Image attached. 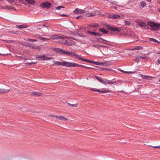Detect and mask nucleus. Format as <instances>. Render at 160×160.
Instances as JSON below:
<instances>
[{
  "instance_id": "nucleus-19",
  "label": "nucleus",
  "mask_w": 160,
  "mask_h": 160,
  "mask_svg": "<svg viewBox=\"0 0 160 160\" xmlns=\"http://www.w3.org/2000/svg\"><path fill=\"white\" fill-rule=\"evenodd\" d=\"M16 27L19 28H27L28 26L26 25L24 26L23 25H17Z\"/></svg>"
},
{
  "instance_id": "nucleus-38",
  "label": "nucleus",
  "mask_w": 160,
  "mask_h": 160,
  "mask_svg": "<svg viewBox=\"0 0 160 160\" xmlns=\"http://www.w3.org/2000/svg\"><path fill=\"white\" fill-rule=\"evenodd\" d=\"M139 58H142L143 59H147V60L149 58L148 57L146 56H143V57L139 56Z\"/></svg>"
},
{
  "instance_id": "nucleus-46",
  "label": "nucleus",
  "mask_w": 160,
  "mask_h": 160,
  "mask_svg": "<svg viewBox=\"0 0 160 160\" xmlns=\"http://www.w3.org/2000/svg\"><path fill=\"white\" fill-rule=\"evenodd\" d=\"M69 105L71 106H72V107H77V106L76 105V104H70L68 102L67 103Z\"/></svg>"
},
{
  "instance_id": "nucleus-12",
  "label": "nucleus",
  "mask_w": 160,
  "mask_h": 160,
  "mask_svg": "<svg viewBox=\"0 0 160 160\" xmlns=\"http://www.w3.org/2000/svg\"><path fill=\"white\" fill-rule=\"evenodd\" d=\"M97 41L99 42H102L104 43V41L109 42L108 41H107L101 38H97Z\"/></svg>"
},
{
  "instance_id": "nucleus-53",
  "label": "nucleus",
  "mask_w": 160,
  "mask_h": 160,
  "mask_svg": "<svg viewBox=\"0 0 160 160\" xmlns=\"http://www.w3.org/2000/svg\"><path fill=\"white\" fill-rule=\"evenodd\" d=\"M74 34H76L78 36H80L81 35V34H79L78 32H75Z\"/></svg>"
},
{
  "instance_id": "nucleus-32",
  "label": "nucleus",
  "mask_w": 160,
  "mask_h": 160,
  "mask_svg": "<svg viewBox=\"0 0 160 160\" xmlns=\"http://www.w3.org/2000/svg\"><path fill=\"white\" fill-rule=\"evenodd\" d=\"M38 38L39 39H40V40H43V41H45L48 40V39L44 38H43V37H38Z\"/></svg>"
},
{
  "instance_id": "nucleus-52",
  "label": "nucleus",
  "mask_w": 160,
  "mask_h": 160,
  "mask_svg": "<svg viewBox=\"0 0 160 160\" xmlns=\"http://www.w3.org/2000/svg\"><path fill=\"white\" fill-rule=\"evenodd\" d=\"M61 6H58L55 7V9L56 10H59L61 8Z\"/></svg>"
},
{
  "instance_id": "nucleus-31",
  "label": "nucleus",
  "mask_w": 160,
  "mask_h": 160,
  "mask_svg": "<svg viewBox=\"0 0 160 160\" xmlns=\"http://www.w3.org/2000/svg\"><path fill=\"white\" fill-rule=\"evenodd\" d=\"M54 50L57 52L59 53L60 52V50H61V49L60 48H55Z\"/></svg>"
},
{
  "instance_id": "nucleus-64",
  "label": "nucleus",
  "mask_w": 160,
  "mask_h": 160,
  "mask_svg": "<svg viewBox=\"0 0 160 160\" xmlns=\"http://www.w3.org/2000/svg\"><path fill=\"white\" fill-rule=\"evenodd\" d=\"M80 36H81L83 37H86V36L83 34H81V35Z\"/></svg>"
},
{
  "instance_id": "nucleus-59",
  "label": "nucleus",
  "mask_w": 160,
  "mask_h": 160,
  "mask_svg": "<svg viewBox=\"0 0 160 160\" xmlns=\"http://www.w3.org/2000/svg\"><path fill=\"white\" fill-rule=\"evenodd\" d=\"M72 52H71L70 51H69V52H68V56H70V57L71 56V53H72Z\"/></svg>"
},
{
  "instance_id": "nucleus-21",
  "label": "nucleus",
  "mask_w": 160,
  "mask_h": 160,
  "mask_svg": "<svg viewBox=\"0 0 160 160\" xmlns=\"http://www.w3.org/2000/svg\"><path fill=\"white\" fill-rule=\"evenodd\" d=\"M93 63L95 65H103L102 62H96L93 61Z\"/></svg>"
},
{
  "instance_id": "nucleus-30",
  "label": "nucleus",
  "mask_w": 160,
  "mask_h": 160,
  "mask_svg": "<svg viewBox=\"0 0 160 160\" xmlns=\"http://www.w3.org/2000/svg\"><path fill=\"white\" fill-rule=\"evenodd\" d=\"M146 3L144 2H140V5L142 7H144L146 5Z\"/></svg>"
},
{
  "instance_id": "nucleus-39",
  "label": "nucleus",
  "mask_w": 160,
  "mask_h": 160,
  "mask_svg": "<svg viewBox=\"0 0 160 160\" xmlns=\"http://www.w3.org/2000/svg\"><path fill=\"white\" fill-rule=\"evenodd\" d=\"M98 26H99V25L98 24H92V25H90V26L91 27H93V28L98 27Z\"/></svg>"
},
{
  "instance_id": "nucleus-54",
  "label": "nucleus",
  "mask_w": 160,
  "mask_h": 160,
  "mask_svg": "<svg viewBox=\"0 0 160 160\" xmlns=\"http://www.w3.org/2000/svg\"><path fill=\"white\" fill-rule=\"evenodd\" d=\"M51 117H52L53 118H58V116H55V115H49Z\"/></svg>"
},
{
  "instance_id": "nucleus-33",
  "label": "nucleus",
  "mask_w": 160,
  "mask_h": 160,
  "mask_svg": "<svg viewBox=\"0 0 160 160\" xmlns=\"http://www.w3.org/2000/svg\"><path fill=\"white\" fill-rule=\"evenodd\" d=\"M149 41H150V42H152H152H156L157 41V40H155L153 38H149Z\"/></svg>"
},
{
  "instance_id": "nucleus-60",
  "label": "nucleus",
  "mask_w": 160,
  "mask_h": 160,
  "mask_svg": "<svg viewBox=\"0 0 160 160\" xmlns=\"http://www.w3.org/2000/svg\"><path fill=\"white\" fill-rule=\"evenodd\" d=\"M8 8L9 6H5L4 8V9H8Z\"/></svg>"
},
{
  "instance_id": "nucleus-35",
  "label": "nucleus",
  "mask_w": 160,
  "mask_h": 160,
  "mask_svg": "<svg viewBox=\"0 0 160 160\" xmlns=\"http://www.w3.org/2000/svg\"><path fill=\"white\" fill-rule=\"evenodd\" d=\"M93 46L96 48H99L100 47H102L101 45H100L99 44H93Z\"/></svg>"
},
{
  "instance_id": "nucleus-25",
  "label": "nucleus",
  "mask_w": 160,
  "mask_h": 160,
  "mask_svg": "<svg viewBox=\"0 0 160 160\" xmlns=\"http://www.w3.org/2000/svg\"><path fill=\"white\" fill-rule=\"evenodd\" d=\"M26 40L27 41H28L31 42H36L37 41L36 40L32 39H30V38H27V39Z\"/></svg>"
},
{
  "instance_id": "nucleus-40",
  "label": "nucleus",
  "mask_w": 160,
  "mask_h": 160,
  "mask_svg": "<svg viewBox=\"0 0 160 160\" xmlns=\"http://www.w3.org/2000/svg\"><path fill=\"white\" fill-rule=\"evenodd\" d=\"M119 71H121V72H124V73H131V72H126V71H125L123 70H121V69H118Z\"/></svg>"
},
{
  "instance_id": "nucleus-62",
  "label": "nucleus",
  "mask_w": 160,
  "mask_h": 160,
  "mask_svg": "<svg viewBox=\"0 0 160 160\" xmlns=\"http://www.w3.org/2000/svg\"><path fill=\"white\" fill-rule=\"evenodd\" d=\"M65 39H68L71 38V37H65Z\"/></svg>"
},
{
  "instance_id": "nucleus-8",
  "label": "nucleus",
  "mask_w": 160,
  "mask_h": 160,
  "mask_svg": "<svg viewBox=\"0 0 160 160\" xmlns=\"http://www.w3.org/2000/svg\"><path fill=\"white\" fill-rule=\"evenodd\" d=\"M74 12L75 13L78 14H81L84 13V10L82 9H80L78 8H76L74 11Z\"/></svg>"
},
{
  "instance_id": "nucleus-5",
  "label": "nucleus",
  "mask_w": 160,
  "mask_h": 160,
  "mask_svg": "<svg viewBox=\"0 0 160 160\" xmlns=\"http://www.w3.org/2000/svg\"><path fill=\"white\" fill-rule=\"evenodd\" d=\"M36 57L37 58H39L42 59L43 60H49L52 59V57H47L45 55H37Z\"/></svg>"
},
{
  "instance_id": "nucleus-51",
  "label": "nucleus",
  "mask_w": 160,
  "mask_h": 160,
  "mask_svg": "<svg viewBox=\"0 0 160 160\" xmlns=\"http://www.w3.org/2000/svg\"><path fill=\"white\" fill-rule=\"evenodd\" d=\"M87 16L88 17H90L92 16H94V15L92 13H88L87 14Z\"/></svg>"
},
{
  "instance_id": "nucleus-14",
  "label": "nucleus",
  "mask_w": 160,
  "mask_h": 160,
  "mask_svg": "<svg viewBox=\"0 0 160 160\" xmlns=\"http://www.w3.org/2000/svg\"><path fill=\"white\" fill-rule=\"evenodd\" d=\"M53 63L54 64H58V65H61L63 66H64V62H61L59 61H54L53 62Z\"/></svg>"
},
{
  "instance_id": "nucleus-7",
  "label": "nucleus",
  "mask_w": 160,
  "mask_h": 160,
  "mask_svg": "<svg viewBox=\"0 0 160 160\" xmlns=\"http://www.w3.org/2000/svg\"><path fill=\"white\" fill-rule=\"evenodd\" d=\"M87 32L88 34H89L92 35H93L95 36H101L102 35V33H100L99 32H92L89 31H87Z\"/></svg>"
},
{
  "instance_id": "nucleus-45",
  "label": "nucleus",
  "mask_w": 160,
  "mask_h": 160,
  "mask_svg": "<svg viewBox=\"0 0 160 160\" xmlns=\"http://www.w3.org/2000/svg\"><path fill=\"white\" fill-rule=\"evenodd\" d=\"M91 90L96 91V92H98L99 91V89H95V88H92L91 89Z\"/></svg>"
},
{
  "instance_id": "nucleus-9",
  "label": "nucleus",
  "mask_w": 160,
  "mask_h": 160,
  "mask_svg": "<svg viewBox=\"0 0 160 160\" xmlns=\"http://www.w3.org/2000/svg\"><path fill=\"white\" fill-rule=\"evenodd\" d=\"M108 17L110 18L117 19L119 18L120 16V15L117 14H112L109 15Z\"/></svg>"
},
{
  "instance_id": "nucleus-44",
  "label": "nucleus",
  "mask_w": 160,
  "mask_h": 160,
  "mask_svg": "<svg viewBox=\"0 0 160 160\" xmlns=\"http://www.w3.org/2000/svg\"><path fill=\"white\" fill-rule=\"evenodd\" d=\"M76 54V53H75L74 52H72L71 53V57L73 58H75V56Z\"/></svg>"
},
{
  "instance_id": "nucleus-3",
  "label": "nucleus",
  "mask_w": 160,
  "mask_h": 160,
  "mask_svg": "<svg viewBox=\"0 0 160 160\" xmlns=\"http://www.w3.org/2000/svg\"><path fill=\"white\" fill-rule=\"evenodd\" d=\"M107 28L109 30L113 32L117 31L119 32L121 31V29L118 27H113L110 26H107Z\"/></svg>"
},
{
  "instance_id": "nucleus-1",
  "label": "nucleus",
  "mask_w": 160,
  "mask_h": 160,
  "mask_svg": "<svg viewBox=\"0 0 160 160\" xmlns=\"http://www.w3.org/2000/svg\"><path fill=\"white\" fill-rule=\"evenodd\" d=\"M64 66H65L67 67H80L83 68H84L87 69H93V68L88 67H87L85 66H84L82 65H80L78 64L73 63V62H64Z\"/></svg>"
},
{
  "instance_id": "nucleus-36",
  "label": "nucleus",
  "mask_w": 160,
  "mask_h": 160,
  "mask_svg": "<svg viewBox=\"0 0 160 160\" xmlns=\"http://www.w3.org/2000/svg\"><path fill=\"white\" fill-rule=\"evenodd\" d=\"M103 70H107L109 72H112L114 71V70L112 69L106 68H103Z\"/></svg>"
},
{
  "instance_id": "nucleus-27",
  "label": "nucleus",
  "mask_w": 160,
  "mask_h": 160,
  "mask_svg": "<svg viewBox=\"0 0 160 160\" xmlns=\"http://www.w3.org/2000/svg\"><path fill=\"white\" fill-rule=\"evenodd\" d=\"M82 61H84L85 62L91 63H93V61H90L89 60L84 59V58L83 59Z\"/></svg>"
},
{
  "instance_id": "nucleus-13",
  "label": "nucleus",
  "mask_w": 160,
  "mask_h": 160,
  "mask_svg": "<svg viewBox=\"0 0 160 160\" xmlns=\"http://www.w3.org/2000/svg\"><path fill=\"white\" fill-rule=\"evenodd\" d=\"M137 24L139 26L143 27L146 26V24L145 23L142 22L141 21H138L137 22Z\"/></svg>"
},
{
  "instance_id": "nucleus-17",
  "label": "nucleus",
  "mask_w": 160,
  "mask_h": 160,
  "mask_svg": "<svg viewBox=\"0 0 160 160\" xmlns=\"http://www.w3.org/2000/svg\"><path fill=\"white\" fill-rule=\"evenodd\" d=\"M103 65L105 66H108L112 64V63L109 61H106L104 62H102Z\"/></svg>"
},
{
  "instance_id": "nucleus-55",
  "label": "nucleus",
  "mask_w": 160,
  "mask_h": 160,
  "mask_svg": "<svg viewBox=\"0 0 160 160\" xmlns=\"http://www.w3.org/2000/svg\"><path fill=\"white\" fill-rule=\"evenodd\" d=\"M3 41H5L6 42H8V43H10V42H12V41H9V40H3Z\"/></svg>"
},
{
  "instance_id": "nucleus-50",
  "label": "nucleus",
  "mask_w": 160,
  "mask_h": 160,
  "mask_svg": "<svg viewBox=\"0 0 160 160\" xmlns=\"http://www.w3.org/2000/svg\"><path fill=\"white\" fill-rule=\"evenodd\" d=\"M149 146L153 147L155 148H160V146Z\"/></svg>"
},
{
  "instance_id": "nucleus-42",
  "label": "nucleus",
  "mask_w": 160,
  "mask_h": 160,
  "mask_svg": "<svg viewBox=\"0 0 160 160\" xmlns=\"http://www.w3.org/2000/svg\"><path fill=\"white\" fill-rule=\"evenodd\" d=\"M95 77L98 81L100 82L102 80V79H101L100 78H99L98 76H95Z\"/></svg>"
},
{
  "instance_id": "nucleus-29",
  "label": "nucleus",
  "mask_w": 160,
  "mask_h": 160,
  "mask_svg": "<svg viewBox=\"0 0 160 160\" xmlns=\"http://www.w3.org/2000/svg\"><path fill=\"white\" fill-rule=\"evenodd\" d=\"M130 34L131 36L134 38H136L137 37L136 35H135L132 31H131L130 32Z\"/></svg>"
},
{
  "instance_id": "nucleus-49",
  "label": "nucleus",
  "mask_w": 160,
  "mask_h": 160,
  "mask_svg": "<svg viewBox=\"0 0 160 160\" xmlns=\"http://www.w3.org/2000/svg\"><path fill=\"white\" fill-rule=\"evenodd\" d=\"M64 50H63L62 49H61V50H60V52L59 53V54H63V55H64Z\"/></svg>"
},
{
  "instance_id": "nucleus-37",
  "label": "nucleus",
  "mask_w": 160,
  "mask_h": 160,
  "mask_svg": "<svg viewBox=\"0 0 160 160\" xmlns=\"http://www.w3.org/2000/svg\"><path fill=\"white\" fill-rule=\"evenodd\" d=\"M7 1L8 3H14V0H5Z\"/></svg>"
},
{
  "instance_id": "nucleus-57",
  "label": "nucleus",
  "mask_w": 160,
  "mask_h": 160,
  "mask_svg": "<svg viewBox=\"0 0 160 160\" xmlns=\"http://www.w3.org/2000/svg\"><path fill=\"white\" fill-rule=\"evenodd\" d=\"M140 48H141L142 49V47H137V48L134 49H135V50H139V49H140Z\"/></svg>"
},
{
  "instance_id": "nucleus-2",
  "label": "nucleus",
  "mask_w": 160,
  "mask_h": 160,
  "mask_svg": "<svg viewBox=\"0 0 160 160\" xmlns=\"http://www.w3.org/2000/svg\"><path fill=\"white\" fill-rule=\"evenodd\" d=\"M147 24L151 27V29L152 30L157 31L160 28V24L158 23L148 22Z\"/></svg>"
},
{
  "instance_id": "nucleus-48",
  "label": "nucleus",
  "mask_w": 160,
  "mask_h": 160,
  "mask_svg": "<svg viewBox=\"0 0 160 160\" xmlns=\"http://www.w3.org/2000/svg\"><path fill=\"white\" fill-rule=\"evenodd\" d=\"M69 51H64V55H67L68 56V53L69 52Z\"/></svg>"
},
{
  "instance_id": "nucleus-16",
  "label": "nucleus",
  "mask_w": 160,
  "mask_h": 160,
  "mask_svg": "<svg viewBox=\"0 0 160 160\" xmlns=\"http://www.w3.org/2000/svg\"><path fill=\"white\" fill-rule=\"evenodd\" d=\"M75 58H76L78 59L81 60V61H82L83 59V58L81 57V56L79 55V54H78L77 53H76L75 54Z\"/></svg>"
},
{
  "instance_id": "nucleus-15",
  "label": "nucleus",
  "mask_w": 160,
  "mask_h": 160,
  "mask_svg": "<svg viewBox=\"0 0 160 160\" xmlns=\"http://www.w3.org/2000/svg\"><path fill=\"white\" fill-rule=\"evenodd\" d=\"M99 31L102 32L103 33L107 34L109 33V32L106 30L105 29L103 28H100Z\"/></svg>"
},
{
  "instance_id": "nucleus-10",
  "label": "nucleus",
  "mask_w": 160,
  "mask_h": 160,
  "mask_svg": "<svg viewBox=\"0 0 160 160\" xmlns=\"http://www.w3.org/2000/svg\"><path fill=\"white\" fill-rule=\"evenodd\" d=\"M11 88H10L8 89L0 88V93H7L9 92L11 90Z\"/></svg>"
},
{
  "instance_id": "nucleus-28",
  "label": "nucleus",
  "mask_w": 160,
  "mask_h": 160,
  "mask_svg": "<svg viewBox=\"0 0 160 160\" xmlns=\"http://www.w3.org/2000/svg\"><path fill=\"white\" fill-rule=\"evenodd\" d=\"M140 59V58H139V57H135V61L137 62H140L139 59Z\"/></svg>"
},
{
  "instance_id": "nucleus-20",
  "label": "nucleus",
  "mask_w": 160,
  "mask_h": 160,
  "mask_svg": "<svg viewBox=\"0 0 160 160\" xmlns=\"http://www.w3.org/2000/svg\"><path fill=\"white\" fill-rule=\"evenodd\" d=\"M27 2L31 4H34L35 2L33 0H25Z\"/></svg>"
},
{
  "instance_id": "nucleus-43",
  "label": "nucleus",
  "mask_w": 160,
  "mask_h": 160,
  "mask_svg": "<svg viewBox=\"0 0 160 160\" xmlns=\"http://www.w3.org/2000/svg\"><path fill=\"white\" fill-rule=\"evenodd\" d=\"M100 82L104 85L107 84V81H104L102 79L101 80V81H100Z\"/></svg>"
},
{
  "instance_id": "nucleus-6",
  "label": "nucleus",
  "mask_w": 160,
  "mask_h": 160,
  "mask_svg": "<svg viewBox=\"0 0 160 160\" xmlns=\"http://www.w3.org/2000/svg\"><path fill=\"white\" fill-rule=\"evenodd\" d=\"M26 47H28L30 48L33 49H37L38 48V47L36 45H33L32 43H30L28 42H27L26 44L24 45Z\"/></svg>"
},
{
  "instance_id": "nucleus-18",
  "label": "nucleus",
  "mask_w": 160,
  "mask_h": 160,
  "mask_svg": "<svg viewBox=\"0 0 160 160\" xmlns=\"http://www.w3.org/2000/svg\"><path fill=\"white\" fill-rule=\"evenodd\" d=\"M62 43L66 45L71 46L72 44L71 42H68L67 40H65Z\"/></svg>"
},
{
  "instance_id": "nucleus-47",
  "label": "nucleus",
  "mask_w": 160,
  "mask_h": 160,
  "mask_svg": "<svg viewBox=\"0 0 160 160\" xmlns=\"http://www.w3.org/2000/svg\"><path fill=\"white\" fill-rule=\"evenodd\" d=\"M125 24L126 25H129L130 24V22L129 21H125Z\"/></svg>"
},
{
  "instance_id": "nucleus-22",
  "label": "nucleus",
  "mask_w": 160,
  "mask_h": 160,
  "mask_svg": "<svg viewBox=\"0 0 160 160\" xmlns=\"http://www.w3.org/2000/svg\"><path fill=\"white\" fill-rule=\"evenodd\" d=\"M58 118L61 120L66 121L67 120V118L62 116H58Z\"/></svg>"
},
{
  "instance_id": "nucleus-11",
  "label": "nucleus",
  "mask_w": 160,
  "mask_h": 160,
  "mask_svg": "<svg viewBox=\"0 0 160 160\" xmlns=\"http://www.w3.org/2000/svg\"><path fill=\"white\" fill-rule=\"evenodd\" d=\"M31 95L34 96L38 97L40 96L41 94V93L39 92H32Z\"/></svg>"
},
{
  "instance_id": "nucleus-63",
  "label": "nucleus",
  "mask_w": 160,
  "mask_h": 160,
  "mask_svg": "<svg viewBox=\"0 0 160 160\" xmlns=\"http://www.w3.org/2000/svg\"><path fill=\"white\" fill-rule=\"evenodd\" d=\"M71 38L72 39L75 40H76V41L77 40V39L76 38H72V37H71V38Z\"/></svg>"
},
{
  "instance_id": "nucleus-56",
  "label": "nucleus",
  "mask_w": 160,
  "mask_h": 160,
  "mask_svg": "<svg viewBox=\"0 0 160 160\" xmlns=\"http://www.w3.org/2000/svg\"><path fill=\"white\" fill-rule=\"evenodd\" d=\"M160 64V60L158 59L157 62V64L158 65H159Z\"/></svg>"
},
{
  "instance_id": "nucleus-24",
  "label": "nucleus",
  "mask_w": 160,
  "mask_h": 160,
  "mask_svg": "<svg viewBox=\"0 0 160 160\" xmlns=\"http://www.w3.org/2000/svg\"><path fill=\"white\" fill-rule=\"evenodd\" d=\"M140 76L143 78L145 79H148L149 78V76L143 75L142 74H140Z\"/></svg>"
},
{
  "instance_id": "nucleus-4",
  "label": "nucleus",
  "mask_w": 160,
  "mask_h": 160,
  "mask_svg": "<svg viewBox=\"0 0 160 160\" xmlns=\"http://www.w3.org/2000/svg\"><path fill=\"white\" fill-rule=\"evenodd\" d=\"M40 6L42 8L48 9L51 7L52 4L50 3L46 2L42 3L40 4Z\"/></svg>"
},
{
  "instance_id": "nucleus-41",
  "label": "nucleus",
  "mask_w": 160,
  "mask_h": 160,
  "mask_svg": "<svg viewBox=\"0 0 160 160\" xmlns=\"http://www.w3.org/2000/svg\"><path fill=\"white\" fill-rule=\"evenodd\" d=\"M54 38L55 39H60V36L58 35H56L54 36Z\"/></svg>"
},
{
  "instance_id": "nucleus-26",
  "label": "nucleus",
  "mask_w": 160,
  "mask_h": 160,
  "mask_svg": "<svg viewBox=\"0 0 160 160\" xmlns=\"http://www.w3.org/2000/svg\"><path fill=\"white\" fill-rule=\"evenodd\" d=\"M107 81V84H113L114 83H116V82H112L111 81H109L108 80H106Z\"/></svg>"
},
{
  "instance_id": "nucleus-58",
  "label": "nucleus",
  "mask_w": 160,
  "mask_h": 160,
  "mask_svg": "<svg viewBox=\"0 0 160 160\" xmlns=\"http://www.w3.org/2000/svg\"><path fill=\"white\" fill-rule=\"evenodd\" d=\"M72 52H71L70 51H69V52H68V56H70V57L71 56V53H72Z\"/></svg>"
},
{
  "instance_id": "nucleus-34",
  "label": "nucleus",
  "mask_w": 160,
  "mask_h": 160,
  "mask_svg": "<svg viewBox=\"0 0 160 160\" xmlns=\"http://www.w3.org/2000/svg\"><path fill=\"white\" fill-rule=\"evenodd\" d=\"M89 8L88 7H86L84 10V13L88 12L89 11Z\"/></svg>"
},
{
  "instance_id": "nucleus-23",
  "label": "nucleus",
  "mask_w": 160,
  "mask_h": 160,
  "mask_svg": "<svg viewBox=\"0 0 160 160\" xmlns=\"http://www.w3.org/2000/svg\"><path fill=\"white\" fill-rule=\"evenodd\" d=\"M111 92V90H101V91L99 90V91L98 92H101V93H106V92Z\"/></svg>"
},
{
  "instance_id": "nucleus-61",
  "label": "nucleus",
  "mask_w": 160,
  "mask_h": 160,
  "mask_svg": "<svg viewBox=\"0 0 160 160\" xmlns=\"http://www.w3.org/2000/svg\"><path fill=\"white\" fill-rule=\"evenodd\" d=\"M65 37H61L60 36V39H65Z\"/></svg>"
}]
</instances>
